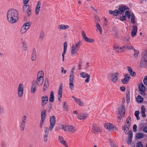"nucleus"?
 I'll return each mask as SVG.
<instances>
[{"mask_svg": "<svg viewBox=\"0 0 147 147\" xmlns=\"http://www.w3.org/2000/svg\"><path fill=\"white\" fill-rule=\"evenodd\" d=\"M80 45V42L76 43L71 47V53L72 56H74L77 53Z\"/></svg>", "mask_w": 147, "mask_h": 147, "instance_id": "nucleus-3", "label": "nucleus"}, {"mask_svg": "<svg viewBox=\"0 0 147 147\" xmlns=\"http://www.w3.org/2000/svg\"><path fill=\"white\" fill-rule=\"evenodd\" d=\"M142 59L144 61H147V50H145L142 52Z\"/></svg>", "mask_w": 147, "mask_h": 147, "instance_id": "nucleus-21", "label": "nucleus"}, {"mask_svg": "<svg viewBox=\"0 0 147 147\" xmlns=\"http://www.w3.org/2000/svg\"><path fill=\"white\" fill-rule=\"evenodd\" d=\"M58 28L60 30H65L70 28V26L68 25L61 24L58 26Z\"/></svg>", "mask_w": 147, "mask_h": 147, "instance_id": "nucleus-17", "label": "nucleus"}, {"mask_svg": "<svg viewBox=\"0 0 147 147\" xmlns=\"http://www.w3.org/2000/svg\"><path fill=\"white\" fill-rule=\"evenodd\" d=\"M134 56L135 57H137L138 55L139 52L138 51L134 49Z\"/></svg>", "mask_w": 147, "mask_h": 147, "instance_id": "nucleus-52", "label": "nucleus"}, {"mask_svg": "<svg viewBox=\"0 0 147 147\" xmlns=\"http://www.w3.org/2000/svg\"><path fill=\"white\" fill-rule=\"evenodd\" d=\"M127 70L130 74L132 76H135L136 75V73L133 71L132 69L130 67H127Z\"/></svg>", "mask_w": 147, "mask_h": 147, "instance_id": "nucleus-24", "label": "nucleus"}, {"mask_svg": "<svg viewBox=\"0 0 147 147\" xmlns=\"http://www.w3.org/2000/svg\"><path fill=\"white\" fill-rule=\"evenodd\" d=\"M96 27L98 30L100 32V34H102V30L100 24L98 23H97L96 25Z\"/></svg>", "mask_w": 147, "mask_h": 147, "instance_id": "nucleus-27", "label": "nucleus"}, {"mask_svg": "<svg viewBox=\"0 0 147 147\" xmlns=\"http://www.w3.org/2000/svg\"><path fill=\"white\" fill-rule=\"evenodd\" d=\"M30 6L29 5H24L23 6V10L24 11H26L29 10Z\"/></svg>", "mask_w": 147, "mask_h": 147, "instance_id": "nucleus-39", "label": "nucleus"}, {"mask_svg": "<svg viewBox=\"0 0 147 147\" xmlns=\"http://www.w3.org/2000/svg\"><path fill=\"white\" fill-rule=\"evenodd\" d=\"M44 36V33L43 32H41L40 34V38H42Z\"/></svg>", "mask_w": 147, "mask_h": 147, "instance_id": "nucleus-64", "label": "nucleus"}, {"mask_svg": "<svg viewBox=\"0 0 147 147\" xmlns=\"http://www.w3.org/2000/svg\"><path fill=\"white\" fill-rule=\"evenodd\" d=\"M92 129L94 133L100 134L102 132L100 128L95 125L94 124L92 125Z\"/></svg>", "mask_w": 147, "mask_h": 147, "instance_id": "nucleus-9", "label": "nucleus"}, {"mask_svg": "<svg viewBox=\"0 0 147 147\" xmlns=\"http://www.w3.org/2000/svg\"><path fill=\"white\" fill-rule=\"evenodd\" d=\"M59 139L60 142L64 140L63 137L62 136H59Z\"/></svg>", "mask_w": 147, "mask_h": 147, "instance_id": "nucleus-60", "label": "nucleus"}, {"mask_svg": "<svg viewBox=\"0 0 147 147\" xmlns=\"http://www.w3.org/2000/svg\"><path fill=\"white\" fill-rule=\"evenodd\" d=\"M25 123H21V130L23 131H24V128L25 127Z\"/></svg>", "mask_w": 147, "mask_h": 147, "instance_id": "nucleus-48", "label": "nucleus"}, {"mask_svg": "<svg viewBox=\"0 0 147 147\" xmlns=\"http://www.w3.org/2000/svg\"><path fill=\"white\" fill-rule=\"evenodd\" d=\"M136 147H143V145L141 142H140L137 143Z\"/></svg>", "mask_w": 147, "mask_h": 147, "instance_id": "nucleus-46", "label": "nucleus"}, {"mask_svg": "<svg viewBox=\"0 0 147 147\" xmlns=\"http://www.w3.org/2000/svg\"><path fill=\"white\" fill-rule=\"evenodd\" d=\"M127 92L126 98L127 100V102H128V100H129L130 99V91L128 90Z\"/></svg>", "mask_w": 147, "mask_h": 147, "instance_id": "nucleus-44", "label": "nucleus"}, {"mask_svg": "<svg viewBox=\"0 0 147 147\" xmlns=\"http://www.w3.org/2000/svg\"><path fill=\"white\" fill-rule=\"evenodd\" d=\"M144 134L142 133H138L136 134V138L138 139H140L144 137Z\"/></svg>", "mask_w": 147, "mask_h": 147, "instance_id": "nucleus-28", "label": "nucleus"}, {"mask_svg": "<svg viewBox=\"0 0 147 147\" xmlns=\"http://www.w3.org/2000/svg\"><path fill=\"white\" fill-rule=\"evenodd\" d=\"M7 16L8 20L11 23H15L18 20V12L15 9H12L9 10L7 12Z\"/></svg>", "mask_w": 147, "mask_h": 147, "instance_id": "nucleus-1", "label": "nucleus"}, {"mask_svg": "<svg viewBox=\"0 0 147 147\" xmlns=\"http://www.w3.org/2000/svg\"><path fill=\"white\" fill-rule=\"evenodd\" d=\"M24 89V87L23 84H20L18 85V94L19 97L21 98L23 96Z\"/></svg>", "mask_w": 147, "mask_h": 147, "instance_id": "nucleus-4", "label": "nucleus"}, {"mask_svg": "<svg viewBox=\"0 0 147 147\" xmlns=\"http://www.w3.org/2000/svg\"><path fill=\"white\" fill-rule=\"evenodd\" d=\"M133 29L131 32V35L132 36H135L138 30V28L136 26L133 25L132 26Z\"/></svg>", "mask_w": 147, "mask_h": 147, "instance_id": "nucleus-20", "label": "nucleus"}, {"mask_svg": "<svg viewBox=\"0 0 147 147\" xmlns=\"http://www.w3.org/2000/svg\"><path fill=\"white\" fill-rule=\"evenodd\" d=\"M105 128L109 131L112 132L113 131L114 129L116 128L115 125L110 123H105L104 125Z\"/></svg>", "mask_w": 147, "mask_h": 147, "instance_id": "nucleus-6", "label": "nucleus"}, {"mask_svg": "<svg viewBox=\"0 0 147 147\" xmlns=\"http://www.w3.org/2000/svg\"><path fill=\"white\" fill-rule=\"evenodd\" d=\"M131 117L130 116H128L127 118L126 121V123L127 124H131Z\"/></svg>", "mask_w": 147, "mask_h": 147, "instance_id": "nucleus-45", "label": "nucleus"}, {"mask_svg": "<svg viewBox=\"0 0 147 147\" xmlns=\"http://www.w3.org/2000/svg\"><path fill=\"white\" fill-rule=\"evenodd\" d=\"M74 75H70L69 79V87L71 90L73 89L74 87Z\"/></svg>", "mask_w": 147, "mask_h": 147, "instance_id": "nucleus-11", "label": "nucleus"}, {"mask_svg": "<svg viewBox=\"0 0 147 147\" xmlns=\"http://www.w3.org/2000/svg\"><path fill=\"white\" fill-rule=\"evenodd\" d=\"M120 115L117 118V121L119 122L120 121L121 119L123 117V116L124 115H122V114H119Z\"/></svg>", "mask_w": 147, "mask_h": 147, "instance_id": "nucleus-49", "label": "nucleus"}, {"mask_svg": "<svg viewBox=\"0 0 147 147\" xmlns=\"http://www.w3.org/2000/svg\"><path fill=\"white\" fill-rule=\"evenodd\" d=\"M143 81L144 84L147 85V76L144 78Z\"/></svg>", "mask_w": 147, "mask_h": 147, "instance_id": "nucleus-58", "label": "nucleus"}, {"mask_svg": "<svg viewBox=\"0 0 147 147\" xmlns=\"http://www.w3.org/2000/svg\"><path fill=\"white\" fill-rule=\"evenodd\" d=\"M44 76V73L42 71H39L37 75L38 78H43Z\"/></svg>", "mask_w": 147, "mask_h": 147, "instance_id": "nucleus-34", "label": "nucleus"}, {"mask_svg": "<svg viewBox=\"0 0 147 147\" xmlns=\"http://www.w3.org/2000/svg\"><path fill=\"white\" fill-rule=\"evenodd\" d=\"M88 115L86 113H81L78 116V119L80 120H84L88 117Z\"/></svg>", "mask_w": 147, "mask_h": 147, "instance_id": "nucleus-13", "label": "nucleus"}, {"mask_svg": "<svg viewBox=\"0 0 147 147\" xmlns=\"http://www.w3.org/2000/svg\"><path fill=\"white\" fill-rule=\"evenodd\" d=\"M61 144L65 146V147H68V145L66 142L64 140L60 142Z\"/></svg>", "mask_w": 147, "mask_h": 147, "instance_id": "nucleus-50", "label": "nucleus"}, {"mask_svg": "<svg viewBox=\"0 0 147 147\" xmlns=\"http://www.w3.org/2000/svg\"><path fill=\"white\" fill-rule=\"evenodd\" d=\"M142 111L141 113H145L146 111V109L144 105H142L141 106Z\"/></svg>", "mask_w": 147, "mask_h": 147, "instance_id": "nucleus-53", "label": "nucleus"}, {"mask_svg": "<svg viewBox=\"0 0 147 147\" xmlns=\"http://www.w3.org/2000/svg\"><path fill=\"white\" fill-rule=\"evenodd\" d=\"M126 48L129 50L131 49H133L134 50V47L132 46H126Z\"/></svg>", "mask_w": 147, "mask_h": 147, "instance_id": "nucleus-59", "label": "nucleus"}, {"mask_svg": "<svg viewBox=\"0 0 147 147\" xmlns=\"http://www.w3.org/2000/svg\"><path fill=\"white\" fill-rule=\"evenodd\" d=\"M50 123H51L55 125L56 123V118L55 116H52L50 117Z\"/></svg>", "mask_w": 147, "mask_h": 147, "instance_id": "nucleus-26", "label": "nucleus"}, {"mask_svg": "<svg viewBox=\"0 0 147 147\" xmlns=\"http://www.w3.org/2000/svg\"><path fill=\"white\" fill-rule=\"evenodd\" d=\"M119 14H122L127 10H129V8L126 5H122L118 8Z\"/></svg>", "mask_w": 147, "mask_h": 147, "instance_id": "nucleus-7", "label": "nucleus"}, {"mask_svg": "<svg viewBox=\"0 0 147 147\" xmlns=\"http://www.w3.org/2000/svg\"><path fill=\"white\" fill-rule=\"evenodd\" d=\"M147 61H144L142 59H141V66L142 67H145L146 66Z\"/></svg>", "mask_w": 147, "mask_h": 147, "instance_id": "nucleus-33", "label": "nucleus"}, {"mask_svg": "<svg viewBox=\"0 0 147 147\" xmlns=\"http://www.w3.org/2000/svg\"><path fill=\"white\" fill-rule=\"evenodd\" d=\"M130 78V75L128 74H126L124 76V78L122 79L121 81L123 84H126L128 83Z\"/></svg>", "mask_w": 147, "mask_h": 147, "instance_id": "nucleus-12", "label": "nucleus"}, {"mask_svg": "<svg viewBox=\"0 0 147 147\" xmlns=\"http://www.w3.org/2000/svg\"><path fill=\"white\" fill-rule=\"evenodd\" d=\"M62 88L63 84H60L59 89L58 91V99L59 101H61V98L62 97Z\"/></svg>", "mask_w": 147, "mask_h": 147, "instance_id": "nucleus-14", "label": "nucleus"}, {"mask_svg": "<svg viewBox=\"0 0 147 147\" xmlns=\"http://www.w3.org/2000/svg\"><path fill=\"white\" fill-rule=\"evenodd\" d=\"M67 49H64L63 52L62 53V57H63V61L64 60V57H65V54L66 52V51Z\"/></svg>", "mask_w": 147, "mask_h": 147, "instance_id": "nucleus-55", "label": "nucleus"}, {"mask_svg": "<svg viewBox=\"0 0 147 147\" xmlns=\"http://www.w3.org/2000/svg\"><path fill=\"white\" fill-rule=\"evenodd\" d=\"M136 100L138 102L141 103L143 102L144 99L141 96L139 95L136 98Z\"/></svg>", "mask_w": 147, "mask_h": 147, "instance_id": "nucleus-31", "label": "nucleus"}, {"mask_svg": "<svg viewBox=\"0 0 147 147\" xmlns=\"http://www.w3.org/2000/svg\"><path fill=\"white\" fill-rule=\"evenodd\" d=\"M28 29L27 28H26V27H25L24 26H23L20 31L21 32L22 34H24L26 32V31Z\"/></svg>", "mask_w": 147, "mask_h": 147, "instance_id": "nucleus-36", "label": "nucleus"}, {"mask_svg": "<svg viewBox=\"0 0 147 147\" xmlns=\"http://www.w3.org/2000/svg\"><path fill=\"white\" fill-rule=\"evenodd\" d=\"M46 110L45 109H44L42 111L41 114L42 118H44L46 116Z\"/></svg>", "mask_w": 147, "mask_h": 147, "instance_id": "nucleus-41", "label": "nucleus"}, {"mask_svg": "<svg viewBox=\"0 0 147 147\" xmlns=\"http://www.w3.org/2000/svg\"><path fill=\"white\" fill-rule=\"evenodd\" d=\"M49 133H45L44 135V140L45 142H46L47 140V137L48 136Z\"/></svg>", "mask_w": 147, "mask_h": 147, "instance_id": "nucleus-43", "label": "nucleus"}, {"mask_svg": "<svg viewBox=\"0 0 147 147\" xmlns=\"http://www.w3.org/2000/svg\"><path fill=\"white\" fill-rule=\"evenodd\" d=\"M120 19L121 21L125 20L126 19V18L125 16H121L120 17Z\"/></svg>", "mask_w": 147, "mask_h": 147, "instance_id": "nucleus-56", "label": "nucleus"}, {"mask_svg": "<svg viewBox=\"0 0 147 147\" xmlns=\"http://www.w3.org/2000/svg\"><path fill=\"white\" fill-rule=\"evenodd\" d=\"M42 105H44L47 103L48 100V97L47 96H45L42 97Z\"/></svg>", "mask_w": 147, "mask_h": 147, "instance_id": "nucleus-19", "label": "nucleus"}, {"mask_svg": "<svg viewBox=\"0 0 147 147\" xmlns=\"http://www.w3.org/2000/svg\"><path fill=\"white\" fill-rule=\"evenodd\" d=\"M49 82L48 79L47 78H46L45 82V84L44 85V88H43V90L45 91L47 88L49 86Z\"/></svg>", "mask_w": 147, "mask_h": 147, "instance_id": "nucleus-25", "label": "nucleus"}, {"mask_svg": "<svg viewBox=\"0 0 147 147\" xmlns=\"http://www.w3.org/2000/svg\"><path fill=\"white\" fill-rule=\"evenodd\" d=\"M6 142L5 141L2 142L1 143L2 147H6Z\"/></svg>", "mask_w": 147, "mask_h": 147, "instance_id": "nucleus-61", "label": "nucleus"}, {"mask_svg": "<svg viewBox=\"0 0 147 147\" xmlns=\"http://www.w3.org/2000/svg\"><path fill=\"white\" fill-rule=\"evenodd\" d=\"M68 125H61V129L65 131H67Z\"/></svg>", "mask_w": 147, "mask_h": 147, "instance_id": "nucleus-38", "label": "nucleus"}, {"mask_svg": "<svg viewBox=\"0 0 147 147\" xmlns=\"http://www.w3.org/2000/svg\"><path fill=\"white\" fill-rule=\"evenodd\" d=\"M55 125L51 123H50V125L49 127V130L51 131L53 129V127L54 126H55Z\"/></svg>", "mask_w": 147, "mask_h": 147, "instance_id": "nucleus-54", "label": "nucleus"}, {"mask_svg": "<svg viewBox=\"0 0 147 147\" xmlns=\"http://www.w3.org/2000/svg\"><path fill=\"white\" fill-rule=\"evenodd\" d=\"M36 58V50H34L33 53L32 54V57L31 58V60L32 61H34Z\"/></svg>", "mask_w": 147, "mask_h": 147, "instance_id": "nucleus-32", "label": "nucleus"}, {"mask_svg": "<svg viewBox=\"0 0 147 147\" xmlns=\"http://www.w3.org/2000/svg\"><path fill=\"white\" fill-rule=\"evenodd\" d=\"M80 74L82 77L85 78L87 77L86 75L88 74L87 73L85 74L84 72H82L80 73Z\"/></svg>", "mask_w": 147, "mask_h": 147, "instance_id": "nucleus-42", "label": "nucleus"}, {"mask_svg": "<svg viewBox=\"0 0 147 147\" xmlns=\"http://www.w3.org/2000/svg\"><path fill=\"white\" fill-rule=\"evenodd\" d=\"M41 5V3L40 1H39L36 6L35 9V13L36 15H38L39 13Z\"/></svg>", "mask_w": 147, "mask_h": 147, "instance_id": "nucleus-16", "label": "nucleus"}, {"mask_svg": "<svg viewBox=\"0 0 147 147\" xmlns=\"http://www.w3.org/2000/svg\"><path fill=\"white\" fill-rule=\"evenodd\" d=\"M64 49H67V42H65L64 43Z\"/></svg>", "mask_w": 147, "mask_h": 147, "instance_id": "nucleus-62", "label": "nucleus"}, {"mask_svg": "<svg viewBox=\"0 0 147 147\" xmlns=\"http://www.w3.org/2000/svg\"><path fill=\"white\" fill-rule=\"evenodd\" d=\"M43 78H38L37 81H36V83H37L38 85L39 86L42 85L43 83Z\"/></svg>", "mask_w": 147, "mask_h": 147, "instance_id": "nucleus-22", "label": "nucleus"}, {"mask_svg": "<svg viewBox=\"0 0 147 147\" xmlns=\"http://www.w3.org/2000/svg\"><path fill=\"white\" fill-rule=\"evenodd\" d=\"M135 18L134 15V13H132L131 14V22L133 24H134L135 22Z\"/></svg>", "mask_w": 147, "mask_h": 147, "instance_id": "nucleus-40", "label": "nucleus"}, {"mask_svg": "<svg viewBox=\"0 0 147 147\" xmlns=\"http://www.w3.org/2000/svg\"><path fill=\"white\" fill-rule=\"evenodd\" d=\"M118 114L124 115L125 112V106L122 104L121 106L118 108Z\"/></svg>", "mask_w": 147, "mask_h": 147, "instance_id": "nucleus-15", "label": "nucleus"}, {"mask_svg": "<svg viewBox=\"0 0 147 147\" xmlns=\"http://www.w3.org/2000/svg\"><path fill=\"white\" fill-rule=\"evenodd\" d=\"M76 129L75 127L70 125H68L67 131H70V132H73L75 131Z\"/></svg>", "mask_w": 147, "mask_h": 147, "instance_id": "nucleus-29", "label": "nucleus"}, {"mask_svg": "<svg viewBox=\"0 0 147 147\" xmlns=\"http://www.w3.org/2000/svg\"><path fill=\"white\" fill-rule=\"evenodd\" d=\"M36 82L34 81L33 82L32 86L31 87V92L32 93H34L37 90V87L36 85Z\"/></svg>", "mask_w": 147, "mask_h": 147, "instance_id": "nucleus-18", "label": "nucleus"}, {"mask_svg": "<svg viewBox=\"0 0 147 147\" xmlns=\"http://www.w3.org/2000/svg\"><path fill=\"white\" fill-rule=\"evenodd\" d=\"M26 120V116H24L23 117L22 119V123H25V121Z\"/></svg>", "mask_w": 147, "mask_h": 147, "instance_id": "nucleus-57", "label": "nucleus"}, {"mask_svg": "<svg viewBox=\"0 0 147 147\" xmlns=\"http://www.w3.org/2000/svg\"><path fill=\"white\" fill-rule=\"evenodd\" d=\"M119 73L118 72L112 73L111 74V81L114 83L117 82L118 81Z\"/></svg>", "mask_w": 147, "mask_h": 147, "instance_id": "nucleus-5", "label": "nucleus"}, {"mask_svg": "<svg viewBox=\"0 0 147 147\" xmlns=\"http://www.w3.org/2000/svg\"><path fill=\"white\" fill-rule=\"evenodd\" d=\"M139 89L140 92V94L143 95H145V90L146 89L142 83L140 84L139 86Z\"/></svg>", "mask_w": 147, "mask_h": 147, "instance_id": "nucleus-10", "label": "nucleus"}, {"mask_svg": "<svg viewBox=\"0 0 147 147\" xmlns=\"http://www.w3.org/2000/svg\"><path fill=\"white\" fill-rule=\"evenodd\" d=\"M129 10H127L125 12V16L127 18H129L131 17V12L129 11Z\"/></svg>", "mask_w": 147, "mask_h": 147, "instance_id": "nucleus-35", "label": "nucleus"}, {"mask_svg": "<svg viewBox=\"0 0 147 147\" xmlns=\"http://www.w3.org/2000/svg\"><path fill=\"white\" fill-rule=\"evenodd\" d=\"M129 127H128L124 126V130L125 133L126 134H129L128 135V140L127 141V144L130 145L131 144L132 142V138H133V132L132 130L129 131Z\"/></svg>", "mask_w": 147, "mask_h": 147, "instance_id": "nucleus-2", "label": "nucleus"}, {"mask_svg": "<svg viewBox=\"0 0 147 147\" xmlns=\"http://www.w3.org/2000/svg\"><path fill=\"white\" fill-rule=\"evenodd\" d=\"M23 26H24L25 27H26V28H27V29H28L29 27V26H30V22H28L24 24Z\"/></svg>", "mask_w": 147, "mask_h": 147, "instance_id": "nucleus-47", "label": "nucleus"}, {"mask_svg": "<svg viewBox=\"0 0 147 147\" xmlns=\"http://www.w3.org/2000/svg\"><path fill=\"white\" fill-rule=\"evenodd\" d=\"M76 103L78 104L79 106H83L84 105V103L83 102V101L80 99L78 100Z\"/></svg>", "mask_w": 147, "mask_h": 147, "instance_id": "nucleus-37", "label": "nucleus"}, {"mask_svg": "<svg viewBox=\"0 0 147 147\" xmlns=\"http://www.w3.org/2000/svg\"><path fill=\"white\" fill-rule=\"evenodd\" d=\"M54 96L53 92L51 91L50 95L49 101L51 102H53L54 100Z\"/></svg>", "mask_w": 147, "mask_h": 147, "instance_id": "nucleus-30", "label": "nucleus"}, {"mask_svg": "<svg viewBox=\"0 0 147 147\" xmlns=\"http://www.w3.org/2000/svg\"><path fill=\"white\" fill-rule=\"evenodd\" d=\"M137 127V126L136 125H134L133 126V130L134 132H136V131Z\"/></svg>", "mask_w": 147, "mask_h": 147, "instance_id": "nucleus-63", "label": "nucleus"}, {"mask_svg": "<svg viewBox=\"0 0 147 147\" xmlns=\"http://www.w3.org/2000/svg\"><path fill=\"white\" fill-rule=\"evenodd\" d=\"M86 76H87V78L86 79L85 81L86 82L88 83L89 82V80L90 79V76L89 74H87Z\"/></svg>", "mask_w": 147, "mask_h": 147, "instance_id": "nucleus-51", "label": "nucleus"}, {"mask_svg": "<svg viewBox=\"0 0 147 147\" xmlns=\"http://www.w3.org/2000/svg\"><path fill=\"white\" fill-rule=\"evenodd\" d=\"M109 12L110 14H112L115 16H117L119 14V12L118 9H116L113 11L110 10Z\"/></svg>", "mask_w": 147, "mask_h": 147, "instance_id": "nucleus-23", "label": "nucleus"}, {"mask_svg": "<svg viewBox=\"0 0 147 147\" xmlns=\"http://www.w3.org/2000/svg\"><path fill=\"white\" fill-rule=\"evenodd\" d=\"M82 35L83 39L85 41L88 42H94V39L89 38L86 36V33L84 31H82Z\"/></svg>", "mask_w": 147, "mask_h": 147, "instance_id": "nucleus-8", "label": "nucleus"}]
</instances>
